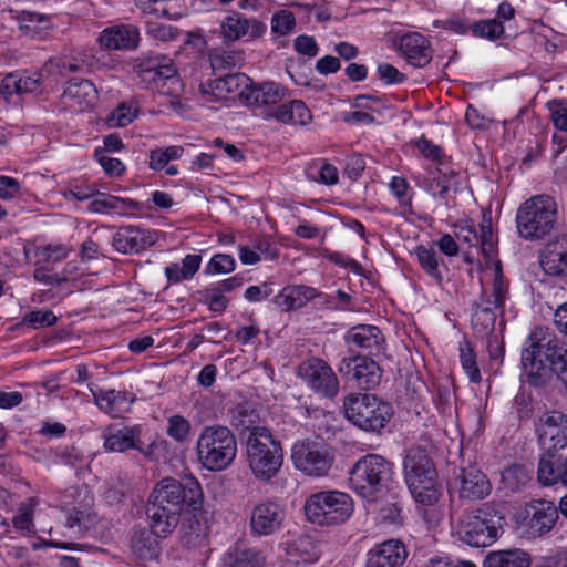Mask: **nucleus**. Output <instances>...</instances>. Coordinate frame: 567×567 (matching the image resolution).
Listing matches in <instances>:
<instances>
[{
    "instance_id": "f257e3e1",
    "label": "nucleus",
    "mask_w": 567,
    "mask_h": 567,
    "mask_svg": "<svg viewBox=\"0 0 567 567\" xmlns=\"http://www.w3.org/2000/svg\"><path fill=\"white\" fill-rule=\"evenodd\" d=\"M202 497V486L194 477H187L184 482L173 477L161 480L153 488L146 504V516L151 528L156 535L167 537L178 526L185 506L198 509Z\"/></svg>"
},
{
    "instance_id": "f03ea898",
    "label": "nucleus",
    "mask_w": 567,
    "mask_h": 567,
    "mask_svg": "<svg viewBox=\"0 0 567 567\" xmlns=\"http://www.w3.org/2000/svg\"><path fill=\"white\" fill-rule=\"evenodd\" d=\"M522 365L528 384L545 385L555 373L567 390V344L547 329L537 327L528 336Z\"/></svg>"
},
{
    "instance_id": "7ed1b4c3",
    "label": "nucleus",
    "mask_w": 567,
    "mask_h": 567,
    "mask_svg": "<svg viewBox=\"0 0 567 567\" xmlns=\"http://www.w3.org/2000/svg\"><path fill=\"white\" fill-rule=\"evenodd\" d=\"M286 95L287 90L275 82L245 83L239 90L240 100L248 106L264 109L266 118H275L282 124H309L312 115L301 100H292L274 107L282 102Z\"/></svg>"
},
{
    "instance_id": "20e7f679",
    "label": "nucleus",
    "mask_w": 567,
    "mask_h": 567,
    "mask_svg": "<svg viewBox=\"0 0 567 567\" xmlns=\"http://www.w3.org/2000/svg\"><path fill=\"white\" fill-rule=\"evenodd\" d=\"M403 471L408 487L417 503L431 506L439 501L437 473L424 447L412 446L408 450Z\"/></svg>"
},
{
    "instance_id": "39448f33",
    "label": "nucleus",
    "mask_w": 567,
    "mask_h": 567,
    "mask_svg": "<svg viewBox=\"0 0 567 567\" xmlns=\"http://www.w3.org/2000/svg\"><path fill=\"white\" fill-rule=\"evenodd\" d=\"M391 480V464L378 454H368L359 458L352 466L349 477L351 488L368 501H377L388 491Z\"/></svg>"
},
{
    "instance_id": "423d86ee",
    "label": "nucleus",
    "mask_w": 567,
    "mask_h": 567,
    "mask_svg": "<svg viewBox=\"0 0 567 567\" xmlns=\"http://www.w3.org/2000/svg\"><path fill=\"white\" fill-rule=\"evenodd\" d=\"M246 455L252 474L264 481L272 478L282 466L284 452L268 429H258L246 439Z\"/></svg>"
},
{
    "instance_id": "0eeeda50",
    "label": "nucleus",
    "mask_w": 567,
    "mask_h": 567,
    "mask_svg": "<svg viewBox=\"0 0 567 567\" xmlns=\"http://www.w3.org/2000/svg\"><path fill=\"white\" fill-rule=\"evenodd\" d=\"M196 449L199 462L209 471L227 468L237 454L235 435L223 425L206 426L197 440Z\"/></svg>"
},
{
    "instance_id": "6e6552de",
    "label": "nucleus",
    "mask_w": 567,
    "mask_h": 567,
    "mask_svg": "<svg viewBox=\"0 0 567 567\" xmlns=\"http://www.w3.org/2000/svg\"><path fill=\"white\" fill-rule=\"evenodd\" d=\"M557 221V205L548 195H537L526 200L516 215L517 229L525 239H542Z\"/></svg>"
},
{
    "instance_id": "1a4fd4ad",
    "label": "nucleus",
    "mask_w": 567,
    "mask_h": 567,
    "mask_svg": "<svg viewBox=\"0 0 567 567\" xmlns=\"http://www.w3.org/2000/svg\"><path fill=\"white\" fill-rule=\"evenodd\" d=\"M343 410L349 421L367 432H380L393 415L390 404L368 393L348 395L343 402Z\"/></svg>"
},
{
    "instance_id": "9d476101",
    "label": "nucleus",
    "mask_w": 567,
    "mask_h": 567,
    "mask_svg": "<svg viewBox=\"0 0 567 567\" xmlns=\"http://www.w3.org/2000/svg\"><path fill=\"white\" fill-rule=\"evenodd\" d=\"M353 512L350 495L328 491L311 495L305 504V514L313 524L332 525L346 522Z\"/></svg>"
},
{
    "instance_id": "9b49d317",
    "label": "nucleus",
    "mask_w": 567,
    "mask_h": 567,
    "mask_svg": "<svg viewBox=\"0 0 567 567\" xmlns=\"http://www.w3.org/2000/svg\"><path fill=\"white\" fill-rule=\"evenodd\" d=\"M487 516L485 505L465 512L457 527L460 539L472 547H487L494 544L498 538L501 526Z\"/></svg>"
},
{
    "instance_id": "f8f14e48",
    "label": "nucleus",
    "mask_w": 567,
    "mask_h": 567,
    "mask_svg": "<svg viewBox=\"0 0 567 567\" xmlns=\"http://www.w3.org/2000/svg\"><path fill=\"white\" fill-rule=\"evenodd\" d=\"M143 82L153 84L162 94L176 95L181 90V81L172 61L165 56H147L134 66Z\"/></svg>"
},
{
    "instance_id": "ddd939ff",
    "label": "nucleus",
    "mask_w": 567,
    "mask_h": 567,
    "mask_svg": "<svg viewBox=\"0 0 567 567\" xmlns=\"http://www.w3.org/2000/svg\"><path fill=\"white\" fill-rule=\"evenodd\" d=\"M291 458L297 470L313 477L328 475L334 462L333 453L327 445L308 440L292 446Z\"/></svg>"
},
{
    "instance_id": "4468645a",
    "label": "nucleus",
    "mask_w": 567,
    "mask_h": 567,
    "mask_svg": "<svg viewBox=\"0 0 567 567\" xmlns=\"http://www.w3.org/2000/svg\"><path fill=\"white\" fill-rule=\"evenodd\" d=\"M286 519L285 505L274 499L260 502L250 513V534L258 538L274 536L284 529Z\"/></svg>"
},
{
    "instance_id": "2eb2a0df",
    "label": "nucleus",
    "mask_w": 567,
    "mask_h": 567,
    "mask_svg": "<svg viewBox=\"0 0 567 567\" xmlns=\"http://www.w3.org/2000/svg\"><path fill=\"white\" fill-rule=\"evenodd\" d=\"M557 519L558 509L553 502L534 499L525 505L520 514V527L529 538H536L549 533Z\"/></svg>"
},
{
    "instance_id": "dca6fc26",
    "label": "nucleus",
    "mask_w": 567,
    "mask_h": 567,
    "mask_svg": "<svg viewBox=\"0 0 567 567\" xmlns=\"http://www.w3.org/2000/svg\"><path fill=\"white\" fill-rule=\"evenodd\" d=\"M299 375L317 393L334 398L339 392V381L331 367L319 358H311L299 365Z\"/></svg>"
},
{
    "instance_id": "f3484780",
    "label": "nucleus",
    "mask_w": 567,
    "mask_h": 567,
    "mask_svg": "<svg viewBox=\"0 0 567 567\" xmlns=\"http://www.w3.org/2000/svg\"><path fill=\"white\" fill-rule=\"evenodd\" d=\"M535 427L539 444L547 451L545 454L567 446V415L563 412H544L539 415Z\"/></svg>"
},
{
    "instance_id": "a211bd4d",
    "label": "nucleus",
    "mask_w": 567,
    "mask_h": 567,
    "mask_svg": "<svg viewBox=\"0 0 567 567\" xmlns=\"http://www.w3.org/2000/svg\"><path fill=\"white\" fill-rule=\"evenodd\" d=\"M338 371L362 390H370L381 380L379 364L365 355L343 358Z\"/></svg>"
},
{
    "instance_id": "6ab92c4d",
    "label": "nucleus",
    "mask_w": 567,
    "mask_h": 567,
    "mask_svg": "<svg viewBox=\"0 0 567 567\" xmlns=\"http://www.w3.org/2000/svg\"><path fill=\"white\" fill-rule=\"evenodd\" d=\"M460 498L480 501L487 497L492 491V484L482 470L471 462L462 464L455 477Z\"/></svg>"
},
{
    "instance_id": "aec40b11",
    "label": "nucleus",
    "mask_w": 567,
    "mask_h": 567,
    "mask_svg": "<svg viewBox=\"0 0 567 567\" xmlns=\"http://www.w3.org/2000/svg\"><path fill=\"white\" fill-rule=\"evenodd\" d=\"M221 35L228 41H237L244 37L256 39L266 31V25L255 19L246 18L239 12L233 11L220 24Z\"/></svg>"
},
{
    "instance_id": "412c9836",
    "label": "nucleus",
    "mask_w": 567,
    "mask_h": 567,
    "mask_svg": "<svg viewBox=\"0 0 567 567\" xmlns=\"http://www.w3.org/2000/svg\"><path fill=\"white\" fill-rule=\"evenodd\" d=\"M406 557L403 543L390 539L369 550L365 567H402Z\"/></svg>"
},
{
    "instance_id": "4be33fe9",
    "label": "nucleus",
    "mask_w": 567,
    "mask_h": 567,
    "mask_svg": "<svg viewBox=\"0 0 567 567\" xmlns=\"http://www.w3.org/2000/svg\"><path fill=\"white\" fill-rule=\"evenodd\" d=\"M154 243L151 231L135 226L121 227L113 236V247L122 254H137Z\"/></svg>"
},
{
    "instance_id": "5701e85b",
    "label": "nucleus",
    "mask_w": 567,
    "mask_h": 567,
    "mask_svg": "<svg viewBox=\"0 0 567 567\" xmlns=\"http://www.w3.org/2000/svg\"><path fill=\"white\" fill-rule=\"evenodd\" d=\"M346 340L348 343L362 349L369 355H379L385 349V339L381 330L375 326H355L347 333Z\"/></svg>"
},
{
    "instance_id": "b1692460",
    "label": "nucleus",
    "mask_w": 567,
    "mask_h": 567,
    "mask_svg": "<svg viewBox=\"0 0 567 567\" xmlns=\"http://www.w3.org/2000/svg\"><path fill=\"white\" fill-rule=\"evenodd\" d=\"M399 50L413 66L422 68L432 59L429 41L417 32L402 35L399 40Z\"/></svg>"
},
{
    "instance_id": "393cba45",
    "label": "nucleus",
    "mask_w": 567,
    "mask_h": 567,
    "mask_svg": "<svg viewBox=\"0 0 567 567\" xmlns=\"http://www.w3.org/2000/svg\"><path fill=\"white\" fill-rule=\"evenodd\" d=\"M504 309L492 303L491 298L484 292L480 300L473 305L472 326L481 337L491 334L494 331L498 315Z\"/></svg>"
},
{
    "instance_id": "a878e982",
    "label": "nucleus",
    "mask_w": 567,
    "mask_h": 567,
    "mask_svg": "<svg viewBox=\"0 0 567 567\" xmlns=\"http://www.w3.org/2000/svg\"><path fill=\"white\" fill-rule=\"evenodd\" d=\"M315 298H323L326 303L329 302L327 297L321 292H318L317 289L309 286L297 285L285 287L274 298V302L282 311H290L292 309L303 307L307 302L313 300Z\"/></svg>"
},
{
    "instance_id": "bb28decb",
    "label": "nucleus",
    "mask_w": 567,
    "mask_h": 567,
    "mask_svg": "<svg viewBox=\"0 0 567 567\" xmlns=\"http://www.w3.org/2000/svg\"><path fill=\"white\" fill-rule=\"evenodd\" d=\"M140 33L136 27L131 24L107 28L100 34L101 45L110 50H131L138 44Z\"/></svg>"
},
{
    "instance_id": "cd10ccee",
    "label": "nucleus",
    "mask_w": 567,
    "mask_h": 567,
    "mask_svg": "<svg viewBox=\"0 0 567 567\" xmlns=\"http://www.w3.org/2000/svg\"><path fill=\"white\" fill-rule=\"evenodd\" d=\"M63 99L71 106L84 110L94 105L97 100V90L90 80L73 78L65 84Z\"/></svg>"
},
{
    "instance_id": "c85d7f7f",
    "label": "nucleus",
    "mask_w": 567,
    "mask_h": 567,
    "mask_svg": "<svg viewBox=\"0 0 567 567\" xmlns=\"http://www.w3.org/2000/svg\"><path fill=\"white\" fill-rule=\"evenodd\" d=\"M457 185V174L453 169L443 171L439 167L430 172L429 177L423 182L424 189L434 198L444 200L445 205H449V193L451 190L456 193Z\"/></svg>"
},
{
    "instance_id": "c756f323",
    "label": "nucleus",
    "mask_w": 567,
    "mask_h": 567,
    "mask_svg": "<svg viewBox=\"0 0 567 567\" xmlns=\"http://www.w3.org/2000/svg\"><path fill=\"white\" fill-rule=\"evenodd\" d=\"M142 204L130 199L117 196H112L104 193H99L90 205L89 210L97 214H117L120 216H127L134 210H140Z\"/></svg>"
},
{
    "instance_id": "7c9ffc66",
    "label": "nucleus",
    "mask_w": 567,
    "mask_h": 567,
    "mask_svg": "<svg viewBox=\"0 0 567 567\" xmlns=\"http://www.w3.org/2000/svg\"><path fill=\"white\" fill-rule=\"evenodd\" d=\"M248 78H245L240 74H227L225 76H220L215 80H208L205 83L199 85V92L203 96H206L205 101H213L212 97L215 99H224L226 94L234 93L244 87L245 83L248 81Z\"/></svg>"
},
{
    "instance_id": "2f4dec72",
    "label": "nucleus",
    "mask_w": 567,
    "mask_h": 567,
    "mask_svg": "<svg viewBox=\"0 0 567 567\" xmlns=\"http://www.w3.org/2000/svg\"><path fill=\"white\" fill-rule=\"evenodd\" d=\"M540 266L544 272L554 277H567V249L561 241L548 243L542 255Z\"/></svg>"
},
{
    "instance_id": "473e14b6",
    "label": "nucleus",
    "mask_w": 567,
    "mask_h": 567,
    "mask_svg": "<svg viewBox=\"0 0 567 567\" xmlns=\"http://www.w3.org/2000/svg\"><path fill=\"white\" fill-rule=\"evenodd\" d=\"M141 434L140 426L124 427L121 430L112 431L107 429L103 432L104 449L107 452H125L130 449H135L141 452L142 449L138 446V437Z\"/></svg>"
},
{
    "instance_id": "72a5a7b5",
    "label": "nucleus",
    "mask_w": 567,
    "mask_h": 567,
    "mask_svg": "<svg viewBox=\"0 0 567 567\" xmlns=\"http://www.w3.org/2000/svg\"><path fill=\"white\" fill-rule=\"evenodd\" d=\"M537 477L539 483L546 486L557 483L567 486V456L556 461L553 454H543L538 463Z\"/></svg>"
},
{
    "instance_id": "f704fd0d",
    "label": "nucleus",
    "mask_w": 567,
    "mask_h": 567,
    "mask_svg": "<svg viewBox=\"0 0 567 567\" xmlns=\"http://www.w3.org/2000/svg\"><path fill=\"white\" fill-rule=\"evenodd\" d=\"M157 537L159 536L154 533L153 528L134 532L131 549L135 558L143 563L156 559L159 554Z\"/></svg>"
},
{
    "instance_id": "c9c22d12",
    "label": "nucleus",
    "mask_w": 567,
    "mask_h": 567,
    "mask_svg": "<svg viewBox=\"0 0 567 567\" xmlns=\"http://www.w3.org/2000/svg\"><path fill=\"white\" fill-rule=\"evenodd\" d=\"M317 547L309 536H300L286 547V559L295 566L309 565L318 559Z\"/></svg>"
},
{
    "instance_id": "e433bc0d",
    "label": "nucleus",
    "mask_w": 567,
    "mask_h": 567,
    "mask_svg": "<svg viewBox=\"0 0 567 567\" xmlns=\"http://www.w3.org/2000/svg\"><path fill=\"white\" fill-rule=\"evenodd\" d=\"M230 424L239 432L247 431L248 434L256 432L260 426V416L258 410L248 402L237 404L229 411Z\"/></svg>"
},
{
    "instance_id": "4c0bfd02",
    "label": "nucleus",
    "mask_w": 567,
    "mask_h": 567,
    "mask_svg": "<svg viewBox=\"0 0 567 567\" xmlns=\"http://www.w3.org/2000/svg\"><path fill=\"white\" fill-rule=\"evenodd\" d=\"M530 556L527 551L513 548L495 550L486 555L483 567H529Z\"/></svg>"
},
{
    "instance_id": "58836bf2",
    "label": "nucleus",
    "mask_w": 567,
    "mask_h": 567,
    "mask_svg": "<svg viewBox=\"0 0 567 567\" xmlns=\"http://www.w3.org/2000/svg\"><path fill=\"white\" fill-rule=\"evenodd\" d=\"M93 399L94 402L99 405V408L109 414L121 413L128 409L130 404L134 399L128 398V393L125 391H115L109 390L105 392H94L93 390Z\"/></svg>"
},
{
    "instance_id": "ea45409f",
    "label": "nucleus",
    "mask_w": 567,
    "mask_h": 567,
    "mask_svg": "<svg viewBox=\"0 0 567 567\" xmlns=\"http://www.w3.org/2000/svg\"><path fill=\"white\" fill-rule=\"evenodd\" d=\"M182 545L188 550H202L208 547L207 527L200 525L199 519H189L188 524L182 526Z\"/></svg>"
},
{
    "instance_id": "a19ab883",
    "label": "nucleus",
    "mask_w": 567,
    "mask_h": 567,
    "mask_svg": "<svg viewBox=\"0 0 567 567\" xmlns=\"http://www.w3.org/2000/svg\"><path fill=\"white\" fill-rule=\"evenodd\" d=\"M227 567H266V557L257 548H234L225 557Z\"/></svg>"
},
{
    "instance_id": "79ce46f5",
    "label": "nucleus",
    "mask_w": 567,
    "mask_h": 567,
    "mask_svg": "<svg viewBox=\"0 0 567 567\" xmlns=\"http://www.w3.org/2000/svg\"><path fill=\"white\" fill-rule=\"evenodd\" d=\"M21 30L31 38L44 39L52 29L50 18L37 12H23L21 16Z\"/></svg>"
},
{
    "instance_id": "37998d69",
    "label": "nucleus",
    "mask_w": 567,
    "mask_h": 567,
    "mask_svg": "<svg viewBox=\"0 0 567 567\" xmlns=\"http://www.w3.org/2000/svg\"><path fill=\"white\" fill-rule=\"evenodd\" d=\"M414 255L416 256L420 267L431 276L436 284L441 285L443 282V274L435 250L432 247L420 245L414 249Z\"/></svg>"
},
{
    "instance_id": "c03bdc74",
    "label": "nucleus",
    "mask_w": 567,
    "mask_h": 567,
    "mask_svg": "<svg viewBox=\"0 0 567 567\" xmlns=\"http://www.w3.org/2000/svg\"><path fill=\"white\" fill-rule=\"evenodd\" d=\"M243 61L244 56L239 51L214 50L209 53L210 66L218 72L240 65Z\"/></svg>"
},
{
    "instance_id": "a18cd8bd",
    "label": "nucleus",
    "mask_w": 567,
    "mask_h": 567,
    "mask_svg": "<svg viewBox=\"0 0 567 567\" xmlns=\"http://www.w3.org/2000/svg\"><path fill=\"white\" fill-rule=\"evenodd\" d=\"M530 481L529 471L523 465H512L502 473V482L511 492H517Z\"/></svg>"
},
{
    "instance_id": "49530a36",
    "label": "nucleus",
    "mask_w": 567,
    "mask_h": 567,
    "mask_svg": "<svg viewBox=\"0 0 567 567\" xmlns=\"http://www.w3.org/2000/svg\"><path fill=\"white\" fill-rule=\"evenodd\" d=\"M460 360L463 370L473 383H478L482 380L481 372L476 362L473 348L468 341H464L460 346Z\"/></svg>"
},
{
    "instance_id": "de8ad7c7",
    "label": "nucleus",
    "mask_w": 567,
    "mask_h": 567,
    "mask_svg": "<svg viewBox=\"0 0 567 567\" xmlns=\"http://www.w3.org/2000/svg\"><path fill=\"white\" fill-rule=\"evenodd\" d=\"M473 35L480 38H486L488 40L499 39L504 32V25L502 21L497 19L480 20L471 25Z\"/></svg>"
},
{
    "instance_id": "09e8293b",
    "label": "nucleus",
    "mask_w": 567,
    "mask_h": 567,
    "mask_svg": "<svg viewBox=\"0 0 567 567\" xmlns=\"http://www.w3.org/2000/svg\"><path fill=\"white\" fill-rule=\"evenodd\" d=\"M306 175L309 179L326 185H334L339 179L338 169L328 163L322 164L319 168L316 165L307 167Z\"/></svg>"
},
{
    "instance_id": "8fccbe9b",
    "label": "nucleus",
    "mask_w": 567,
    "mask_h": 567,
    "mask_svg": "<svg viewBox=\"0 0 567 567\" xmlns=\"http://www.w3.org/2000/svg\"><path fill=\"white\" fill-rule=\"evenodd\" d=\"M202 293L204 302L212 311L224 312L227 309L229 300L216 286L207 287Z\"/></svg>"
},
{
    "instance_id": "3c124183",
    "label": "nucleus",
    "mask_w": 567,
    "mask_h": 567,
    "mask_svg": "<svg viewBox=\"0 0 567 567\" xmlns=\"http://www.w3.org/2000/svg\"><path fill=\"white\" fill-rule=\"evenodd\" d=\"M58 318L51 310H37L28 312L22 318V323L27 324L33 329H40L44 327L53 326L56 322Z\"/></svg>"
},
{
    "instance_id": "603ef678",
    "label": "nucleus",
    "mask_w": 567,
    "mask_h": 567,
    "mask_svg": "<svg viewBox=\"0 0 567 567\" xmlns=\"http://www.w3.org/2000/svg\"><path fill=\"white\" fill-rule=\"evenodd\" d=\"M508 296V284L504 279L501 267L495 269L492 293L488 296L492 297V303L496 305V307H501L504 309L505 300Z\"/></svg>"
},
{
    "instance_id": "864d4df0",
    "label": "nucleus",
    "mask_w": 567,
    "mask_h": 567,
    "mask_svg": "<svg viewBox=\"0 0 567 567\" xmlns=\"http://www.w3.org/2000/svg\"><path fill=\"white\" fill-rule=\"evenodd\" d=\"M296 25V19L292 12L281 10L271 19V31L279 35L288 34Z\"/></svg>"
},
{
    "instance_id": "5fc2aeb1",
    "label": "nucleus",
    "mask_w": 567,
    "mask_h": 567,
    "mask_svg": "<svg viewBox=\"0 0 567 567\" xmlns=\"http://www.w3.org/2000/svg\"><path fill=\"white\" fill-rule=\"evenodd\" d=\"M136 117V110L125 104L120 105L107 117V124L114 127H124Z\"/></svg>"
},
{
    "instance_id": "6e6d98bb",
    "label": "nucleus",
    "mask_w": 567,
    "mask_h": 567,
    "mask_svg": "<svg viewBox=\"0 0 567 567\" xmlns=\"http://www.w3.org/2000/svg\"><path fill=\"white\" fill-rule=\"evenodd\" d=\"M235 259L230 255L217 254L206 266L207 274H229L235 269Z\"/></svg>"
},
{
    "instance_id": "4d7b16f0",
    "label": "nucleus",
    "mask_w": 567,
    "mask_h": 567,
    "mask_svg": "<svg viewBox=\"0 0 567 567\" xmlns=\"http://www.w3.org/2000/svg\"><path fill=\"white\" fill-rule=\"evenodd\" d=\"M146 33L153 39L166 42L174 40L179 34V30L173 25L148 22Z\"/></svg>"
},
{
    "instance_id": "13d9d810",
    "label": "nucleus",
    "mask_w": 567,
    "mask_h": 567,
    "mask_svg": "<svg viewBox=\"0 0 567 567\" xmlns=\"http://www.w3.org/2000/svg\"><path fill=\"white\" fill-rule=\"evenodd\" d=\"M94 158L99 162L107 175L120 176L125 169L123 163L118 158L107 156V154H105V152L101 151L100 148L95 150Z\"/></svg>"
},
{
    "instance_id": "bf43d9fd",
    "label": "nucleus",
    "mask_w": 567,
    "mask_h": 567,
    "mask_svg": "<svg viewBox=\"0 0 567 567\" xmlns=\"http://www.w3.org/2000/svg\"><path fill=\"white\" fill-rule=\"evenodd\" d=\"M189 429V422L181 415H174L168 420L167 434L176 441H183L187 436Z\"/></svg>"
},
{
    "instance_id": "052dcab7",
    "label": "nucleus",
    "mask_w": 567,
    "mask_h": 567,
    "mask_svg": "<svg viewBox=\"0 0 567 567\" xmlns=\"http://www.w3.org/2000/svg\"><path fill=\"white\" fill-rule=\"evenodd\" d=\"M457 231L455 236L458 240L467 244L470 247H478V234L473 223L464 221L455 225Z\"/></svg>"
},
{
    "instance_id": "680f3d73",
    "label": "nucleus",
    "mask_w": 567,
    "mask_h": 567,
    "mask_svg": "<svg viewBox=\"0 0 567 567\" xmlns=\"http://www.w3.org/2000/svg\"><path fill=\"white\" fill-rule=\"evenodd\" d=\"M295 50L303 55L313 58L318 54V45L312 37L302 34L295 39Z\"/></svg>"
},
{
    "instance_id": "e2e57ef3",
    "label": "nucleus",
    "mask_w": 567,
    "mask_h": 567,
    "mask_svg": "<svg viewBox=\"0 0 567 567\" xmlns=\"http://www.w3.org/2000/svg\"><path fill=\"white\" fill-rule=\"evenodd\" d=\"M378 74L386 84L402 83L405 79L404 74L389 63H380L378 65Z\"/></svg>"
},
{
    "instance_id": "0e129e2a",
    "label": "nucleus",
    "mask_w": 567,
    "mask_h": 567,
    "mask_svg": "<svg viewBox=\"0 0 567 567\" xmlns=\"http://www.w3.org/2000/svg\"><path fill=\"white\" fill-rule=\"evenodd\" d=\"M478 246L481 247L485 256H489L493 252V231L491 223L481 225V234L478 235Z\"/></svg>"
},
{
    "instance_id": "69168bd1",
    "label": "nucleus",
    "mask_w": 567,
    "mask_h": 567,
    "mask_svg": "<svg viewBox=\"0 0 567 567\" xmlns=\"http://www.w3.org/2000/svg\"><path fill=\"white\" fill-rule=\"evenodd\" d=\"M20 190V184L17 179L9 176H0V198L11 199Z\"/></svg>"
},
{
    "instance_id": "338daca9",
    "label": "nucleus",
    "mask_w": 567,
    "mask_h": 567,
    "mask_svg": "<svg viewBox=\"0 0 567 567\" xmlns=\"http://www.w3.org/2000/svg\"><path fill=\"white\" fill-rule=\"evenodd\" d=\"M272 293V290L268 284H262L261 286H250L245 291V298L249 302H258L262 299H266Z\"/></svg>"
},
{
    "instance_id": "774afa93",
    "label": "nucleus",
    "mask_w": 567,
    "mask_h": 567,
    "mask_svg": "<svg viewBox=\"0 0 567 567\" xmlns=\"http://www.w3.org/2000/svg\"><path fill=\"white\" fill-rule=\"evenodd\" d=\"M58 456H59L61 463H63L64 465L72 466V467L76 466L78 464H80L83 461L82 453L75 446L64 447L59 453Z\"/></svg>"
}]
</instances>
